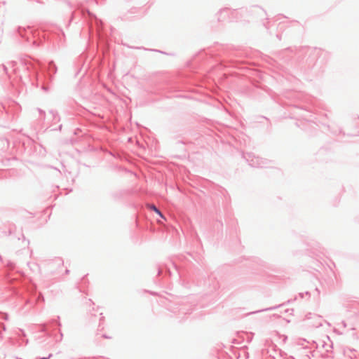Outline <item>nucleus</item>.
<instances>
[{
	"instance_id": "nucleus-1",
	"label": "nucleus",
	"mask_w": 359,
	"mask_h": 359,
	"mask_svg": "<svg viewBox=\"0 0 359 359\" xmlns=\"http://www.w3.org/2000/svg\"><path fill=\"white\" fill-rule=\"evenodd\" d=\"M147 208L154 210L156 214H158L161 218L165 219L163 214L161 212V211L153 204H147Z\"/></svg>"
}]
</instances>
